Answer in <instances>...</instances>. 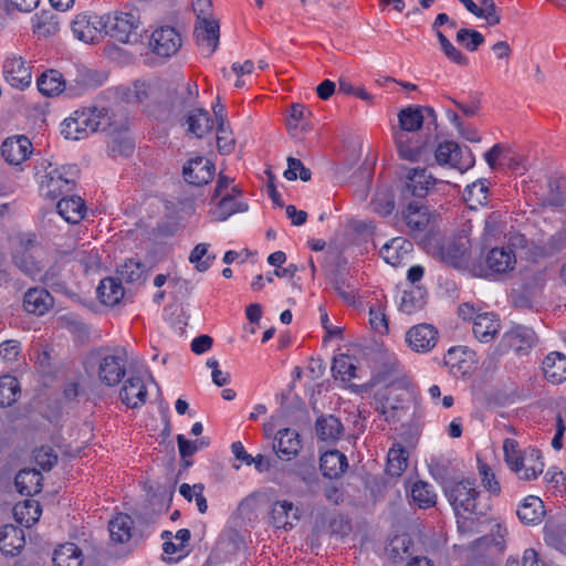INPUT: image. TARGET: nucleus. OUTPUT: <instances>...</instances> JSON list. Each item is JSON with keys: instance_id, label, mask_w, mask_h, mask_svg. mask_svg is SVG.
<instances>
[{"instance_id": "nucleus-1", "label": "nucleus", "mask_w": 566, "mask_h": 566, "mask_svg": "<svg viewBox=\"0 0 566 566\" xmlns=\"http://www.w3.org/2000/svg\"><path fill=\"white\" fill-rule=\"evenodd\" d=\"M444 494L455 513L458 531L464 536L481 533L491 505L482 502L475 481L470 479L450 481L444 486Z\"/></svg>"}, {"instance_id": "nucleus-2", "label": "nucleus", "mask_w": 566, "mask_h": 566, "mask_svg": "<svg viewBox=\"0 0 566 566\" xmlns=\"http://www.w3.org/2000/svg\"><path fill=\"white\" fill-rule=\"evenodd\" d=\"M80 169L76 165H65L48 171L41 182L42 196L56 199L75 187Z\"/></svg>"}, {"instance_id": "nucleus-3", "label": "nucleus", "mask_w": 566, "mask_h": 566, "mask_svg": "<svg viewBox=\"0 0 566 566\" xmlns=\"http://www.w3.org/2000/svg\"><path fill=\"white\" fill-rule=\"evenodd\" d=\"M105 35L120 43H129L133 36L136 39V30L140 24V18L136 12H118L104 17Z\"/></svg>"}, {"instance_id": "nucleus-4", "label": "nucleus", "mask_w": 566, "mask_h": 566, "mask_svg": "<svg viewBox=\"0 0 566 566\" xmlns=\"http://www.w3.org/2000/svg\"><path fill=\"white\" fill-rule=\"evenodd\" d=\"M564 179L559 176H549L534 181L532 191L539 207L558 208L563 207L566 199L564 196Z\"/></svg>"}, {"instance_id": "nucleus-5", "label": "nucleus", "mask_w": 566, "mask_h": 566, "mask_svg": "<svg viewBox=\"0 0 566 566\" xmlns=\"http://www.w3.org/2000/svg\"><path fill=\"white\" fill-rule=\"evenodd\" d=\"M104 17L90 13L77 14L71 23L73 35L84 43H98L105 36Z\"/></svg>"}, {"instance_id": "nucleus-6", "label": "nucleus", "mask_w": 566, "mask_h": 566, "mask_svg": "<svg viewBox=\"0 0 566 566\" xmlns=\"http://www.w3.org/2000/svg\"><path fill=\"white\" fill-rule=\"evenodd\" d=\"M438 182L440 181L427 168H409L405 175L401 193L403 198L415 197L423 199Z\"/></svg>"}, {"instance_id": "nucleus-7", "label": "nucleus", "mask_w": 566, "mask_h": 566, "mask_svg": "<svg viewBox=\"0 0 566 566\" xmlns=\"http://www.w3.org/2000/svg\"><path fill=\"white\" fill-rule=\"evenodd\" d=\"M180 33L170 25L156 29L150 36L149 45L155 54L161 57L175 55L181 48Z\"/></svg>"}, {"instance_id": "nucleus-8", "label": "nucleus", "mask_w": 566, "mask_h": 566, "mask_svg": "<svg viewBox=\"0 0 566 566\" xmlns=\"http://www.w3.org/2000/svg\"><path fill=\"white\" fill-rule=\"evenodd\" d=\"M424 120L421 106H408L398 114V126L392 128L395 142L403 145L409 133H420Z\"/></svg>"}, {"instance_id": "nucleus-9", "label": "nucleus", "mask_w": 566, "mask_h": 566, "mask_svg": "<svg viewBox=\"0 0 566 566\" xmlns=\"http://www.w3.org/2000/svg\"><path fill=\"white\" fill-rule=\"evenodd\" d=\"M438 339V329L428 323L415 325L406 333V342L416 353H429L436 347Z\"/></svg>"}, {"instance_id": "nucleus-10", "label": "nucleus", "mask_w": 566, "mask_h": 566, "mask_svg": "<svg viewBox=\"0 0 566 566\" xmlns=\"http://www.w3.org/2000/svg\"><path fill=\"white\" fill-rule=\"evenodd\" d=\"M124 353H115L103 356L98 360L97 376L106 386H116L126 374Z\"/></svg>"}, {"instance_id": "nucleus-11", "label": "nucleus", "mask_w": 566, "mask_h": 566, "mask_svg": "<svg viewBox=\"0 0 566 566\" xmlns=\"http://www.w3.org/2000/svg\"><path fill=\"white\" fill-rule=\"evenodd\" d=\"M470 247L469 237L460 234L443 243L439 249V254L444 263L461 268L469 260Z\"/></svg>"}, {"instance_id": "nucleus-12", "label": "nucleus", "mask_w": 566, "mask_h": 566, "mask_svg": "<svg viewBox=\"0 0 566 566\" xmlns=\"http://www.w3.org/2000/svg\"><path fill=\"white\" fill-rule=\"evenodd\" d=\"M486 275L505 274L516 264V256L511 248L494 247L484 258Z\"/></svg>"}, {"instance_id": "nucleus-13", "label": "nucleus", "mask_w": 566, "mask_h": 566, "mask_svg": "<svg viewBox=\"0 0 566 566\" xmlns=\"http://www.w3.org/2000/svg\"><path fill=\"white\" fill-rule=\"evenodd\" d=\"M400 220L407 232L411 234L420 233L427 229L430 222V213L424 205L419 201H411L402 208Z\"/></svg>"}, {"instance_id": "nucleus-14", "label": "nucleus", "mask_w": 566, "mask_h": 566, "mask_svg": "<svg viewBox=\"0 0 566 566\" xmlns=\"http://www.w3.org/2000/svg\"><path fill=\"white\" fill-rule=\"evenodd\" d=\"M6 81L13 87L23 90L31 84V69L21 56H8L3 63Z\"/></svg>"}, {"instance_id": "nucleus-15", "label": "nucleus", "mask_w": 566, "mask_h": 566, "mask_svg": "<svg viewBox=\"0 0 566 566\" xmlns=\"http://www.w3.org/2000/svg\"><path fill=\"white\" fill-rule=\"evenodd\" d=\"M32 154V143L27 136L8 137L1 145V156L9 165L18 166Z\"/></svg>"}, {"instance_id": "nucleus-16", "label": "nucleus", "mask_w": 566, "mask_h": 566, "mask_svg": "<svg viewBox=\"0 0 566 566\" xmlns=\"http://www.w3.org/2000/svg\"><path fill=\"white\" fill-rule=\"evenodd\" d=\"M184 178L189 185L203 186L212 180L214 165L205 157L189 159L184 166Z\"/></svg>"}, {"instance_id": "nucleus-17", "label": "nucleus", "mask_w": 566, "mask_h": 566, "mask_svg": "<svg viewBox=\"0 0 566 566\" xmlns=\"http://www.w3.org/2000/svg\"><path fill=\"white\" fill-rule=\"evenodd\" d=\"M412 250L413 244L411 241L397 237L384 244L379 253L386 263L399 266L405 265L409 261Z\"/></svg>"}, {"instance_id": "nucleus-18", "label": "nucleus", "mask_w": 566, "mask_h": 566, "mask_svg": "<svg viewBox=\"0 0 566 566\" xmlns=\"http://www.w3.org/2000/svg\"><path fill=\"white\" fill-rule=\"evenodd\" d=\"M535 342V333L525 326H515L504 333L501 345L512 349L520 355H525L532 348Z\"/></svg>"}, {"instance_id": "nucleus-19", "label": "nucleus", "mask_w": 566, "mask_h": 566, "mask_svg": "<svg viewBox=\"0 0 566 566\" xmlns=\"http://www.w3.org/2000/svg\"><path fill=\"white\" fill-rule=\"evenodd\" d=\"M301 447L300 434L295 430L285 428L277 431L273 450L280 459L291 460L297 455Z\"/></svg>"}, {"instance_id": "nucleus-20", "label": "nucleus", "mask_w": 566, "mask_h": 566, "mask_svg": "<svg viewBox=\"0 0 566 566\" xmlns=\"http://www.w3.org/2000/svg\"><path fill=\"white\" fill-rule=\"evenodd\" d=\"M54 305L53 296L42 287L29 289L23 297L24 310L38 316L44 315Z\"/></svg>"}, {"instance_id": "nucleus-21", "label": "nucleus", "mask_w": 566, "mask_h": 566, "mask_svg": "<svg viewBox=\"0 0 566 566\" xmlns=\"http://www.w3.org/2000/svg\"><path fill=\"white\" fill-rule=\"evenodd\" d=\"M219 23L213 19L197 21L195 35L197 43L206 49L208 55H211L219 44Z\"/></svg>"}, {"instance_id": "nucleus-22", "label": "nucleus", "mask_w": 566, "mask_h": 566, "mask_svg": "<svg viewBox=\"0 0 566 566\" xmlns=\"http://www.w3.org/2000/svg\"><path fill=\"white\" fill-rule=\"evenodd\" d=\"M500 327V319L494 313H481L473 318V334L481 343L491 342Z\"/></svg>"}, {"instance_id": "nucleus-23", "label": "nucleus", "mask_w": 566, "mask_h": 566, "mask_svg": "<svg viewBox=\"0 0 566 566\" xmlns=\"http://www.w3.org/2000/svg\"><path fill=\"white\" fill-rule=\"evenodd\" d=\"M315 432L321 441L335 443L343 436L344 427L334 415H322L316 419Z\"/></svg>"}, {"instance_id": "nucleus-24", "label": "nucleus", "mask_w": 566, "mask_h": 566, "mask_svg": "<svg viewBox=\"0 0 566 566\" xmlns=\"http://www.w3.org/2000/svg\"><path fill=\"white\" fill-rule=\"evenodd\" d=\"M120 400L128 408H137L145 403L147 397V389L140 377H129L119 392Z\"/></svg>"}, {"instance_id": "nucleus-25", "label": "nucleus", "mask_w": 566, "mask_h": 566, "mask_svg": "<svg viewBox=\"0 0 566 566\" xmlns=\"http://www.w3.org/2000/svg\"><path fill=\"white\" fill-rule=\"evenodd\" d=\"M24 532L12 524L0 528V551L4 555L14 556L24 547Z\"/></svg>"}, {"instance_id": "nucleus-26", "label": "nucleus", "mask_w": 566, "mask_h": 566, "mask_svg": "<svg viewBox=\"0 0 566 566\" xmlns=\"http://www.w3.org/2000/svg\"><path fill=\"white\" fill-rule=\"evenodd\" d=\"M182 125L187 126L186 132L188 134H191L197 138H202L206 134L211 132L213 120L206 109L196 108L185 116Z\"/></svg>"}, {"instance_id": "nucleus-27", "label": "nucleus", "mask_w": 566, "mask_h": 566, "mask_svg": "<svg viewBox=\"0 0 566 566\" xmlns=\"http://www.w3.org/2000/svg\"><path fill=\"white\" fill-rule=\"evenodd\" d=\"M80 118L84 122V127L88 134L97 130H106L112 127L109 115L106 108H98L96 106L86 107L76 111Z\"/></svg>"}, {"instance_id": "nucleus-28", "label": "nucleus", "mask_w": 566, "mask_h": 566, "mask_svg": "<svg viewBox=\"0 0 566 566\" xmlns=\"http://www.w3.org/2000/svg\"><path fill=\"white\" fill-rule=\"evenodd\" d=\"M59 214L69 223H78L86 213L84 200L78 196H64L56 205Z\"/></svg>"}, {"instance_id": "nucleus-29", "label": "nucleus", "mask_w": 566, "mask_h": 566, "mask_svg": "<svg viewBox=\"0 0 566 566\" xmlns=\"http://www.w3.org/2000/svg\"><path fill=\"white\" fill-rule=\"evenodd\" d=\"M407 139L408 142L403 145L395 142L399 157L409 161L419 160L428 144V136L421 133H409Z\"/></svg>"}, {"instance_id": "nucleus-30", "label": "nucleus", "mask_w": 566, "mask_h": 566, "mask_svg": "<svg viewBox=\"0 0 566 566\" xmlns=\"http://www.w3.org/2000/svg\"><path fill=\"white\" fill-rule=\"evenodd\" d=\"M542 368L548 381L560 384L566 379V356L558 352H552L544 358Z\"/></svg>"}, {"instance_id": "nucleus-31", "label": "nucleus", "mask_w": 566, "mask_h": 566, "mask_svg": "<svg viewBox=\"0 0 566 566\" xmlns=\"http://www.w3.org/2000/svg\"><path fill=\"white\" fill-rule=\"evenodd\" d=\"M347 458L338 450L326 451L319 459V468L324 476L337 479L347 469Z\"/></svg>"}, {"instance_id": "nucleus-32", "label": "nucleus", "mask_w": 566, "mask_h": 566, "mask_svg": "<svg viewBox=\"0 0 566 566\" xmlns=\"http://www.w3.org/2000/svg\"><path fill=\"white\" fill-rule=\"evenodd\" d=\"M518 472H515L518 479L531 481L542 474L544 463L541 460V451L537 449L524 450V459L521 461Z\"/></svg>"}, {"instance_id": "nucleus-33", "label": "nucleus", "mask_w": 566, "mask_h": 566, "mask_svg": "<svg viewBox=\"0 0 566 566\" xmlns=\"http://www.w3.org/2000/svg\"><path fill=\"white\" fill-rule=\"evenodd\" d=\"M516 514L524 524H538L545 516L544 503L539 497L530 495L518 506Z\"/></svg>"}, {"instance_id": "nucleus-34", "label": "nucleus", "mask_w": 566, "mask_h": 566, "mask_svg": "<svg viewBox=\"0 0 566 566\" xmlns=\"http://www.w3.org/2000/svg\"><path fill=\"white\" fill-rule=\"evenodd\" d=\"M566 249V222L549 238L534 247V254L541 258H551Z\"/></svg>"}, {"instance_id": "nucleus-35", "label": "nucleus", "mask_w": 566, "mask_h": 566, "mask_svg": "<svg viewBox=\"0 0 566 566\" xmlns=\"http://www.w3.org/2000/svg\"><path fill=\"white\" fill-rule=\"evenodd\" d=\"M97 296L104 305L115 306L124 297V287L118 279L106 277L102 280L96 290Z\"/></svg>"}, {"instance_id": "nucleus-36", "label": "nucleus", "mask_w": 566, "mask_h": 566, "mask_svg": "<svg viewBox=\"0 0 566 566\" xmlns=\"http://www.w3.org/2000/svg\"><path fill=\"white\" fill-rule=\"evenodd\" d=\"M297 507L290 501H276L272 505L271 520L276 528L292 527V520H298Z\"/></svg>"}, {"instance_id": "nucleus-37", "label": "nucleus", "mask_w": 566, "mask_h": 566, "mask_svg": "<svg viewBox=\"0 0 566 566\" xmlns=\"http://www.w3.org/2000/svg\"><path fill=\"white\" fill-rule=\"evenodd\" d=\"M42 475L34 469H24L15 475L14 485L17 491L27 496H31L41 491Z\"/></svg>"}, {"instance_id": "nucleus-38", "label": "nucleus", "mask_w": 566, "mask_h": 566, "mask_svg": "<svg viewBox=\"0 0 566 566\" xmlns=\"http://www.w3.org/2000/svg\"><path fill=\"white\" fill-rule=\"evenodd\" d=\"M248 203L239 200L233 195L224 193L220 196L217 207L211 210V214L217 221H224L237 212H245Z\"/></svg>"}, {"instance_id": "nucleus-39", "label": "nucleus", "mask_w": 566, "mask_h": 566, "mask_svg": "<svg viewBox=\"0 0 566 566\" xmlns=\"http://www.w3.org/2000/svg\"><path fill=\"white\" fill-rule=\"evenodd\" d=\"M490 181L488 179H478L468 185L463 191V199L470 209H476L478 206H484L489 201Z\"/></svg>"}, {"instance_id": "nucleus-40", "label": "nucleus", "mask_w": 566, "mask_h": 566, "mask_svg": "<svg viewBox=\"0 0 566 566\" xmlns=\"http://www.w3.org/2000/svg\"><path fill=\"white\" fill-rule=\"evenodd\" d=\"M42 509L39 502L34 500H25L13 507L15 521L25 527L34 525L39 521Z\"/></svg>"}, {"instance_id": "nucleus-41", "label": "nucleus", "mask_w": 566, "mask_h": 566, "mask_svg": "<svg viewBox=\"0 0 566 566\" xmlns=\"http://www.w3.org/2000/svg\"><path fill=\"white\" fill-rule=\"evenodd\" d=\"M333 290L347 304L354 305L358 296V289L347 274L337 272L331 280Z\"/></svg>"}, {"instance_id": "nucleus-42", "label": "nucleus", "mask_w": 566, "mask_h": 566, "mask_svg": "<svg viewBox=\"0 0 566 566\" xmlns=\"http://www.w3.org/2000/svg\"><path fill=\"white\" fill-rule=\"evenodd\" d=\"M410 496L419 509L433 507L437 503V493L433 485L421 480L412 484Z\"/></svg>"}, {"instance_id": "nucleus-43", "label": "nucleus", "mask_w": 566, "mask_h": 566, "mask_svg": "<svg viewBox=\"0 0 566 566\" xmlns=\"http://www.w3.org/2000/svg\"><path fill=\"white\" fill-rule=\"evenodd\" d=\"M427 304V292L421 286H413L409 291H405L401 297L399 310L408 315L415 314Z\"/></svg>"}, {"instance_id": "nucleus-44", "label": "nucleus", "mask_w": 566, "mask_h": 566, "mask_svg": "<svg viewBox=\"0 0 566 566\" xmlns=\"http://www.w3.org/2000/svg\"><path fill=\"white\" fill-rule=\"evenodd\" d=\"M38 88L45 96L59 95L65 87L63 75L55 70H49L40 75L36 81Z\"/></svg>"}, {"instance_id": "nucleus-45", "label": "nucleus", "mask_w": 566, "mask_h": 566, "mask_svg": "<svg viewBox=\"0 0 566 566\" xmlns=\"http://www.w3.org/2000/svg\"><path fill=\"white\" fill-rule=\"evenodd\" d=\"M134 522L127 514H118L109 521L108 530L113 542L127 543L132 537Z\"/></svg>"}, {"instance_id": "nucleus-46", "label": "nucleus", "mask_w": 566, "mask_h": 566, "mask_svg": "<svg viewBox=\"0 0 566 566\" xmlns=\"http://www.w3.org/2000/svg\"><path fill=\"white\" fill-rule=\"evenodd\" d=\"M467 352L463 347H451L444 355L443 361L454 376H464L469 373L470 361L465 358Z\"/></svg>"}, {"instance_id": "nucleus-47", "label": "nucleus", "mask_w": 566, "mask_h": 566, "mask_svg": "<svg viewBox=\"0 0 566 566\" xmlns=\"http://www.w3.org/2000/svg\"><path fill=\"white\" fill-rule=\"evenodd\" d=\"M81 549L73 543H65L53 553L54 566H82Z\"/></svg>"}, {"instance_id": "nucleus-48", "label": "nucleus", "mask_w": 566, "mask_h": 566, "mask_svg": "<svg viewBox=\"0 0 566 566\" xmlns=\"http://www.w3.org/2000/svg\"><path fill=\"white\" fill-rule=\"evenodd\" d=\"M118 280L126 283H144L147 279V269L144 263L128 260L117 269Z\"/></svg>"}, {"instance_id": "nucleus-49", "label": "nucleus", "mask_w": 566, "mask_h": 566, "mask_svg": "<svg viewBox=\"0 0 566 566\" xmlns=\"http://www.w3.org/2000/svg\"><path fill=\"white\" fill-rule=\"evenodd\" d=\"M408 467V452L400 444L390 448L387 458V473L391 476H400Z\"/></svg>"}, {"instance_id": "nucleus-50", "label": "nucleus", "mask_w": 566, "mask_h": 566, "mask_svg": "<svg viewBox=\"0 0 566 566\" xmlns=\"http://www.w3.org/2000/svg\"><path fill=\"white\" fill-rule=\"evenodd\" d=\"M60 15L52 11H42L35 17L34 31L42 36H50L60 30Z\"/></svg>"}, {"instance_id": "nucleus-51", "label": "nucleus", "mask_w": 566, "mask_h": 566, "mask_svg": "<svg viewBox=\"0 0 566 566\" xmlns=\"http://www.w3.org/2000/svg\"><path fill=\"white\" fill-rule=\"evenodd\" d=\"M503 233V223L501 220V213L492 212L484 221V229L481 235L483 248H489L492 242L496 241Z\"/></svg>"}, {"instance_id": "nucleus-52", "label": "nucleus", "mask_w": 566, "mask_h": 566, "mask_svg": "<svg viewBox=\"0 0 566 566\" xmlns=\"http://www.w3.org/2000/svg\"><path fill=\"white\" fill-rule=\"evenodd\" d=\"M20 395V385L15 377L4 375L0 377V406L9 407L15 402Z\"/></svg>"}, {"instance_id": "nucleus-53", "label": "nucleus", "mask_w": 566, "mask_h": 566, "mask_svg": "<svg viewBox=\"0 0 566 566\" xmlns=\"http://www.w3.org/2000/svg\"><path fill=\"white\" fill-rule=\"evenodd\" d=\"M61 133L66 139L80 140L90 136L87 129L84 127L83 119L80 118L75 111L72 116L64 119Z\"/></svg>"}, {"instance_id": "nucleus-54", "label": "nucleus", "mask_w": 566, "mask_h": 566, "mask_svg": "<svg viewBox=\"0 0 566 566\" xmlns=\"http://www.w3.org/2000/svg\"><path fill=\"white\" fill-rule=\"evenodd\" d=\"M291 473L303 481L308 488L318 482V474L315 463L312 460H300L293 464Z\"/></svg>"}, {"instance_id": "nucleus-55", "label": "nucleus", "mask_w": 566, "mask_h": 566, "mask_svg": "<svg viewBox=\"0 0 566 566\" xmlns=\"http://www.w3.org/2000/svg\"><path fill=\"white\" fill-rule=\"evenodd\" d=\"M544 541L554 549L566 555V527L562 525H549L544 530Z\"/></svg>"}, {"instance_id": "nucleus-56", "label": "nucleus", "mask_w": 566, "mask_h": 566, "mask_svg": "<svg viewBox=\"0 0 566 566\" xmlns=\"http://www.w3.org/2000/svg\"><path fill=\"white\" fill-rule=\"evenodd\" d=\"M451 156L450 161L446 163V165L457 168L460 171H465L472 168L475 164L474 155L467 146L462 148L457 144V150L451 153Z\"/></svg>"}, {"instance_id": "nucleus-57", "label": "nucleus", "mask_w": 566, "mask_h": 566, "mask_svg": "<svg viewBox=\"0 0 566 566\" xmlns=\"http://www.w3.org/2000/svg\"><path fill=\"white\" fill-rule=\"evenodd\" d=\"M455 40L470 52H475L485 41L481 32L468 28L460 29L457 32Z\"/></svg>"}, {"instance_id": "nucleus-58", "label": "nucleus", "mask_w": 566, "mask_h": 566, "mask_svg": "<svg viewBox=\"0 0 566 566\" xmlns=\"http://www.w3.org/2000/svg\"><path fill=\"white\" fill-rule=\"evenodd\" d=\"M13 261L18 269L30 277H35L41 272L39 263L27 250H22L14 254Z\"/></svg>"}, {"instance_id": "nucleus-59", "label": "nucleus", "mask_w": 566, "mask_h": 566, "mask_svg": "<svg viewBox=\"0 0 566 566\" xmlns=\"http://www.w3.org/2000/svg\"><path fill=\"white\" fill-rule=\"evenodd\" d=\"M370 206L374 212L386 217L390 214L395 208L394 195L389 190H378Z\"/></svg>"}, {"instance_id": "nucleus-60", "label": "nucleus", "mask_w": 566, "mask_h": 566, "mask_svg": "<svg viewBox=\"0 0 566 566\" xmlns=\"http://www.w3.org/2000/svg\"><path fill=\"white\" fill-rule=\"evenodd\" d=\"M437 38L448 60L461 66L469 64V59L441 31H437Z\"/></svg>"}, {"instance_id": "nucleus-61", "label": "nucleus", "mask_w": 566, "mask_h": 566, "mask_svg": "<svg viewBox=\"0 0 566 566\" xmlns=\"http://www.w3.org/2000/svg\"><path fill=\"white\" fill-rule=\"evenodd\" d=\"M503 450L509 468L514 472H518L520 463L524 459V451L520 449L518 442L514 439H505Z\"/></svg>"}, {"instance_id": "nucleus-62", "label": "nucleus", "mask_w": 566, "mask_h": 566, "mask_svg": "<svg viewBox=\"0 0 566 566\" xmlns=\"http://www.w3.org/2000/svg\"><path fill=\"white\" fill-rule=\"evenodd\" d=\"M208 248L207 243H199L190 253L189 261L195 264L199 272L207 271L216 259V255L208 253Z\"/></svg>"}, {"instance_id": "nucleus-63", "label": "nucleus", "mask_w": 566, "mask_h": 566, "mask_svg": "<svg viewBox=\"0 0 566 566\" xmlns=\"http://www.w3.org/2000/svg\"><path fill=\"white\" fill-rule=\"evenodd\" d=\"M235 140L227 123H218L217 126V146L221 155H229L234 150Z\"/></svg>"}, {"instance_id": "nucleus-64", "label": "nucleus", "mask_w": 566, "mask_h": 566, "mask_svg": "<svg viewBox=\"0 0 566 566\" xmlns=\"http://www.w3.org/2000/svg\"><path fill=\"white\" fill-rule=\"evenodd\" d=\"M509 150L510 148L502 144H495L484 154V158L489 167L494 170L497 168V166H503L504 163H511Z\"/></svg>"}]
</instances>
